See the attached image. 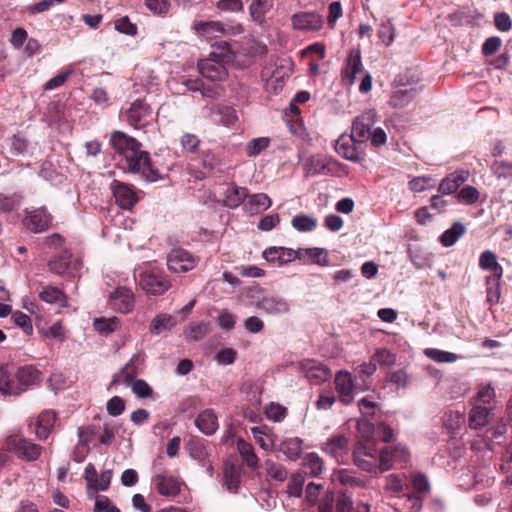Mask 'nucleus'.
I'll return each instance as SVG.
<instances>
[{
  "label": "nucleus",
  "instance_id": "18",
  "mask_svg": "<svg viewBox=\"0 0 512 512\" xmlns=\"http://www.w3.org/2000/svg\"><path fill=\"white\" fill-rule=\"evenodd\" d=\"M111 189L116 203L122 209H131L138 201L135 191L125 183L114 180L111 184Z\"/></svg>",
  "mask_w": 512,
  "mask_h": 512
},
{
  "label": "nucleus",
  "instance_id": "36",
  "mask_svg": "<svg viewBox=\"0 0 512 512\" xmlns=\"http://www.w3.org/2000/svg\"><path fill=\"white\" fill-rule=\"evenodd\" d=\"M491 410L479 405L474 406L469 413V426L472 429H481L489 422Z\"/></svg>",
  "mask_w": 512,
  "mask_h": 512
},
{
  "label": "nucleus",
  "instance_id": "40",
  "mask_svg": "<svg viewBox=\"0 0 512 512\" xmlns=\"http://www.w3.org/2000/svg\"><path fill=\"white\" fill-rule=\"evenodd\" d=\"M416 95V88L398 89L392 93L390 104L393 108H403L408 105Z\"/></svg>",
  "mask_w": 512,
  "mask_h": 512
},
{
  "label": "nucleus",
  "instance_id": "16",
  "mask_svg": "<svg viewBox=\"0 0 512 512\" xmlns=\"http://www.w3.org/2000/svg\"><path fill=\"white\" fill-rule=\"evenodd\" d=\"M479 267L482 270H489L493 274L486 277V284L490 285L492 282L496 284L498 289V280L503 276V267L497 261V255L491 250L483 251L479 256Z\"/></svg>",
  "mask_w": 512,
  "mask_h": 512
},
{
  "label": "nucleus",
  "instance_id": "49",
  "mask_svg": "<svg viewBox=\"0 0 512 512\" xmlns=\"http://www.w3.org/2000/svg\"><path fill=\"white\" fill-rule=\"evenodd\" d=\"M392 453L393 451L391 447H385L379 450L378 473L386 472L396 464Z\"/></svg>",
  "mask_w": 512,
  "mask_h": 512
},
{
  "label": "nucleus",
  "instance_id": "61",
  "mask_svg": "<svg viewBox=\"0 0 512 512\" xmlns=\"http://www.w3.org/2000/svg\"><path fill=\"white\" fill-rule=\"evenodd\" d=\"M128 385L131 386L132 392L139 398H147L152 395V389L144 380H132Z\"/></svg>",
  "mask_w": 512,
  "mask_h": 512
},
{
  "label": "nucleus",
  "instance_id": "33",
  "mask_svg": "<svg viewBox=\"0 0 512 512\" xmlns=\"http://www.w3.org/2000/svg\"><path fill=\"white\" fill-rule=\"evenodd\" d=\"M247 196L248 191L245 187L233 185L225 190L223 203L228 208H237Z\"/></svg>",
  "mask_w": 512,
  "mask_h": 512
},
{
  "label": "nucleus",
  "instance_id": "25",
  "mask_svg": "<svg viewBox=\"0 0 512 512\" xmlns=\"http://www.w3.org/2000/svg\"><path fill=\"white\" fill-rule=\"evenodd\" d=\"M14 371L17 384L20 385V393H22L26 387L35 385L40 381L41 373L32 365H14Z\"/></svg>",
  "mask_w": 512,
  "mask_h": 512
},
{
  "label": "nucleus",
  "instance_id": "13",
  "mask_svg": "<svg viewBox=\"0 0 512 512\" xmlns=\"http://www.w3.org/2000/svg\"><path fill=\"white\" fill-rule=\"evenodd\" d=\"M301 372L313 384H320L330 379L331 370L314 359H305L299 363Z\"/></svg>",
  "mask_w": 512,
  "mask_h": 512
},
{
  "label": "nucleus",
  "instance_id": "7",
  "mask_svg": "<svg viewBox=\"0 0 512 512\" xmlns=\"http://www.w3.org/2000/svg\"><path fill=\"white\" fill-rule=\"evenodd\" d=\"M198 264V258L187 250L172 249L167 256V267L171 272L184 273L194 269Z\"/></svg>",
  "mask_w": 512,
  "mask_h": 512
},
{
  "label": "nucleus",
  "instance_id": "28",
  "mask_svg": "<svg viewBox=\"0 0 512 512\" xmlns=\"http://www.w3.org/2000/svg\"><path fill=\"white\" fill-rule=\"evenodd\" d=\"M193 29L206 39H215L224 35V27L219 21L196 22Z\"/></svg>",
  "mask_w": 512,
  "mask_h": 512
},
{
  "label": "nucleus",
  "instance_id": "32",
  "mask_svg": "<svg viewBox=\"0 0 512 512\" xmlns=\"http://www.w3.org/2000/svg\"><path fill=\"white\" fill-rule=\"evenodd\" d=\"M56 422V414L47 410L42 412L36 421V434L40 439H46L50 434Z\"/></svg>",
  "mask_w": 512,
  "mask_h": 512
},
{
  "label": "nucleus",
  "instance_id": "45",
  "mask_svg": "<svg viewBox=\"0 0 512 512\" xmlns=\"http://www.w3.org/2000/svg\"><path fill=\"white\" fill-rule=\"evenodd\" d=\"M424 354L426 357L437 363H453L459 358L455 353L436 348H427L424 350Z\"/></svg>",
  "mask_w": 512,
  "mask_h": 512
},
{
  "label": "nucleus",
  "instance_id": "35",
  "mask_svg": "<svg viewBox=\"0 0 512 512\" xmlns=\"http://www.w3.org/2000/svg\"><path fill=\"white\" fill-rule=\"evenodd\" d=\"M296 252H301V254H299V256L296 257V259L298 260L304 261L307 258H309L312 260L313 263H316L321 266H327L329 264V260L323 248H299L296 250Z\"/></svg>",
  "mask_w": 512,
  "mask_h": 512
},
{
  "label": "nucleus",
  "instance_id": "8",
  "mask_svg": "<svg viewBox=\"0 0 512 512\" xmlns=\"http://www.w3.org/2000/svg\"><path fill=\"white\" fill-rule=\"evenodd\" d=\"M53 217L46 208L40 207L31 210H25V216L22 220L26 229L33 233H41L47 230L52 224Z\"/></svg>",
  "mask_w": 512,
  "mask_h": 512
},
{
  "label": "nucleus",
  "instance_id": "63",
  "mask_svg": "<svg viewBox=\"0 0 512 512\" xmlns=\"http://www.w3.org/2000/svg\"><path fill=\"white\" fill-rule=\"evenodd\" d=\"M372 359L375 362V364H379L382 366H391L396 361L395 355L384 348L378 349L372 356Z\"/></svg>",
  "mask_w": 512,
  "mask_h": 512
},
{
  "label": "nucleus",
  "instance_id": "62",
  "mask_svg": "<svg viewBox=\"0 0 512 512\" xmlns=\"http://www.w3.org/2000/svg\"><path fill=\"white\" fill-rule=\"evenodd\" d=\"M265 414L268 419L274 422H280L286 416V408L277 403H270L265 408Z\"/></svg>",
  "mask_w": 512,
  "mask_h": 512
},
{
  "label": "nucleus",
  "instance_id": "60",
  "mask_svg": "<svg viewBox=\"0 0 512 512\" xmlns=\"http://www.w3.org/2000/svg\"><path fill=\"white\" fill-rule=\"evenodd\" d=\"M492 170L498 179L512 178V163L505 161H496L492 165Z\"/></svg>",
  "mask_w": 512,
  "mask_h": 512
},
{
  "label": "nucleus",
  "instance_id": "26",
  "mask_svg": "<svg viewBox=\"0 0 512 512\" xmlns=\"http://www.w3.org/2000/svg\"><path fill=\"white\" fill-rule=\"evenodd\" d=\"M244 209L246 212L255 215L270 208L272 201L265 193H256L246 197Z\"/></svg>",
  "mask_w": 512,
  "mask_h": 512
},
{
  "label": "nucleus",
  "instance_id": "22",
  "mask_svg": "<svg viewBox=\"0 0 512 512\" xmlns=\"http://www.w3.org/2000/svg\"><path fill=\"white\" fill-rule=\"evenodd\" d=\"M323 450L337 462H344L349 453L348 439L343 435L334 436L325 442Z\"/></svg>",
  "mask_w": 512,
  "mask_h": 512
},
{
  "label": "nucleus",
  "instance_id": "1",
  "mask_svg": "<svg viewBox=\"0 0 512 512\" xmlns=\"http://www.w3.org/2000/svg\"><path fill=\"white\" fill-rule=\"evenodd\" d=\"M110 144L115 152L125 159L130 172L140 174L151 182L160 179V173L152 166L148 152L141 149V144L135 138L115 131L110 137Z\"/></svg>",
  "mask_w": 512,
  "mask_h": 512
},
{
  "label": "nucleus",
  "instance_id": "54",
  "mask_svg": "<svg viewBox=\"0 0 512 512\" xmlns=\"http://www.w3.org/2000/svg\"><path fill=\"white\" fill-rule=\"evenodd\" d=\"M219 121L226 127H232L238 121V115L234 108L229 106H222L217 111Z\"/></svg>",
  "mask_w": 512,
  "mask_h": 512
},
{
  "label": "nucleus",
  "instance_id": "64",
  "mask_svg": "<svg viewBox=\"0 0 512 512\" xmlns=\"http://www.w3.org/2000/svg\"><path fill=\"white\" fill-rule=\"evenodd\" d=\"M93 512H121L107 496H95Z\"/></svg>",
  "mask_w": 512,
  "mask_h": 512
},
{
  "label": "nucleus",
  "instance_id": "52",
  "mask_svg": "<svg viewBox=\"0 0 512 512\" xmlns=\"http://www.w3.org/2000/svg\"><path fill=\"white\" fill-rule=\"evenodd\" d=\"M377 35L384 45H391L395 38V28L393 24L389 20L383 21L380 24Z\"/></svg>",
  "mask_w": 512,
  "mask_h": 512
},
{
  "label": "nucleus",
  "instance_id": "30",
  "mask_svg": "<svg viewBox=\"0 0 512 512\" xmlns=\"http://www.w3.org/2000/svg\"><path fill=\"white\" fill-rule=\"evenodd\" d=\"M273 5L274 0H253L249 6L252 20L258 25H263L265 16L273 8Z\"/></svg>",
  "mask_w": 512,
  "mask_h": 512
},
{
  "label": "nucleus",
  "instance_id": "47",
  "mask_svg": "<svg viewBox=\"0 0 512 512\" xmlns=\"http://www.w3.org/2000/svg\"><path fill=\"white\" fill-rule=\"evenodd\" d=\"M270 142L271 139L269 137L254 138L245 145V153L248 157H256L269 147Z\"/></svg>",
  "mask_w": 512,
  "mask_h": 512
},
{
  "label": "nucleus",
  "instance_id": "21",
  "mask_svg": "<svg viewBox=\"0 0 512 512\" xmlns=\"http://www.w3.org/2000/svg\"><path fill=\"white\" fill-rule=\"evenodd\" d=\"M145 356L139 352L134 354L129 362L113 376L112 383H118L123 381L125 384H129L138 374L139 368L143 365Z\"/></svg>",
  "mask_w": 512,
  "mask_h": 512
},
{
  "label": "nucleus",
  "instance_id": "43",
  "mask_svg": "<svg viewBox=\"0 0 512 512\" xmlns=\"http://www.w3.org/2000/svg\"><path fill=\"white\" fill-rule=\"evenodd\" d=\"M292 226L299 232H310L317 227V219L306 214H298L293 217Z\"/></svg>",
  "mask_w": 512,
  "mask_h": 512
},
{
  "label": "nucleus",
  "instance_id": "53",
  "mask_svg": "<svg viewBox=\"0 0 512 512\" xmlns=\"http://www.w3.org/2000/svg\"><path fill=\"white\" fill-rule=\"evenodd\" d=\"M387 379L389 382L394 384L398 389L407 388L410 383L409 374L404 369H398L390 372L387 375Z\"/></svg>",
  "mask_w": 512,
  "mask_h": 512
},
{
  "label": "nucleus",
  "instance_id": "15",
  "mask_svg": "<svg viewBox=\"0 0 512 512\" xmlns=\"http://www.w3.org/2000/svg\"><path fill=\"white\" fill-rule=\"evenodd\" d=\"M109 304L114 310L120 313H130L134 308L135 297L130 289L124 286H118L110 293Z\"/></svg>",
  "mask_w": 512,
  "mask_h": 512
},
{
  "label": "nucleus",
  "instance_id": "55",
  "mask_svg": "<svg viewBox=\"0 0 512 512\" xmlns=\"http://www.w3.org/2000/svg\"><path fill=\"white\" fill-rule=\"evenodd\" d=\"M305 479L301 473L293 474L287 485V493L293 497H300L303 491Z\"/></svg>",
  "mask_w": 512,
  "mask_h": 512
},
{
  "label": "nucleus",
  "instance_id": "42",
  "mask_svg": "<svg viewBox=\"0 0 512 512\" xmlns=\"http://www.w3.org/2000/svg\"><path fill=\"white\" fill-rule=\"evenodd\" d=\"M332 481L349 487H359L363 484L362 481L355 476V472L348 469L334 471Z\"/></svg>",
  "mask_w": 512,
  "mask_h": 512
},
{
  "label": "nucleus",
  "instance_id": "48",
  "mask_svg": "<svg viewBox=\"0 0 512 512\" xmlns=\"http://www.w3.org/2000/svg\"><path fill=\"white\" fill-rule=\"evenodd\" d=\"M304 467L306 472L313 477H317L323 471V461L316 453H308L304 457Z\"/></svg>",
  "mask_w": 512,
  "mask_h": 512
},
{
  "label": "nucleus",
  "instance_id": "19",
  "mask_svg": "<svg viewBox=\"0 0 512 512\" xmlns=\"http://www.w3.org/2000/svg\"><path fill=\"white\" fill-rule=\"evenodd\" d=\"M0 393L4 396L20 394V385L17 384L13 364L0 365Z\"/></svg>",
  "mask_w": 512,
  "mask_h": 512
},
{
  "label": "nucleus",
  "instance_id": "29",
  "mask_svg": "<svg viewBox=\"0 0 512 512\" xmlns=\"http://www.w3.org/2000/svg\"><path fill=\"white\" fill-rule=\"evenodd\" d=\"M255 442L265 452H271L275 445V435L266 426H255L251 428Z\"/></svg>",
  "mask_w": 512,
  "mask_h": 512
},
{
  "label": "nucleus",
  "instance_id": "39",
  "mask_svg": "<svg viewBox=\"0 0 512 512\" xmlns=\"http://www.w3.org/2000/svg\"><path fill=\"white\" fill-rule=\"evenodd\" d=\"M209 326L206 321L191 322L184 329V335L189 341H199L207 335Z\"/></svg>",
  "mask_w": 512,
  "mask_h": 512
},
{
  "label": "nucleus",
  "instance_id": "14",
  "mask_svg": "<svg viewBox=\"0 0 512 512\" xmlns=\"http://www.w3.org/2000/svg\"><path fill=\"white\" fill-rule=\"evenodd\" d=\"M301 252L291 248L272 246L262 252V257L275 267H282L296 259Z\"/></svg>",
  "mask_w": 512,
  "mask_h": 512
},
{
  "label": "nucleus",
  "instance_id": "34",
  "mask_svg": "<svg viewBox=\"0 0 512 512\" xmlns=\"http://www.w3.org/2000/svg\"><path fill=\"white\" fill-rule=\"evenodd\" d=\"M241 471L234 464L226 463L223 471V485L230 492H236L240 485Z\"/></svg>",
  "mask_w": 512,
  "mask_h": 512
},
{
  "label": "nucleus",
  "instance_id": "17",
  "mask_svg": "<svg viewBox=\"0 0 512 512\" xmlns=\"http://www.w3.org/2000/svg\"><path fill=\"white\" fill-rule=\"evenodd\" d=\"M376 122V112L374 110L364 111L358 115L352 123V132L360 142H363L370 137L371 127Z\"/></svg>",
  "mask_w": 512,
  "mask_h": 512
},
{
  "label": "nucleus",
  "instance_id": "23",
  "mask_svg": "<svg viewBox=\"0 0 512 512\" xmlns=\"http://www.w3.org/2000/svg\"><path fill=\"white\" fill-rule=\"evenodd\" d=\"M334 382L340 401L345 405L351 403L355 388L351 373L346 370L339 371L335 376Z\"/></svg>",
  "mask_w": 512,
  "mask_h": 512
},
{
  "label": "nucleus",
  "instance_id": "11",
  "mask_svg": "<svg viewBox=\"0 0 512 512\" xmlns=\"http://www.w3.org/2000/svg\"><path fill=\"white\" fill-rule=\"evenodd\" d=\"M291 24L294 30L315 32L323 27L324 18L316 12H298L292 15Z\"/></svg>",
  "mask_w": 512,
  "mask_h": 512
},
{
  "label": "nucleus",
  "instance_id": "31",
  "mask_svg": "<svg viewBox=\"0 0 512 512\" xmlns=\"http://www.w3.org/2000/svg\"><path fill=\"white\" fill-rule=\"evenodd\" d=\"M279 450L290 460L300 458L303 450V440L298 437L285 438L279 446Z\"/></svg>",
  "mask_w": 512,
  "mask_h": 512
},
{
  "label": "nucleus",
  "instance_id": "41",
  "mask_svg": "<svg viewBox=\"0 0 512 512\" xmlns=\"http://www.w3.org/2000/svg\"><path fill=\"white\" fill-rule=\"evenodd\" d=\"M176 324L175 319L165 313H161L157 315L153 320L151 321L149 330L154 335H159L160 333L167 331L174 327Z\"/></svg>",
  "mask_w": 512,
  "mask_h": 512
},
{
  "label": "nucleus",
  "instance_id": "50",
  "mask_svg": "<svg viewBox=\"0 0 512 512\" xmlns=\"http://www.w3.org/2000/svg\"><path fill=\"white\" fill-rule=\"evenodd\" d=\"M112 479V471L104 470L100 474L99 477L96 478V483L93 484L91 488V494H88L90 497L99 496L97 493L99 491H106L109 488L110 482Z\"/></svg>",
  "mask_w": 512,
  "mask_h": 512
},
{
  "label": "nucleus",
  "instance_id": "4",
  "mask_svg": "<svg viewBox=\"0 0 512 512\" xmlns=\"http://www.w3.org/2000/svg\"><path fill=\"white\" fill-rule=\"evenodd\" d=\"M379 450L372 442L359 441L353 450L355 465L363 471L378 473Z\"/></svg>",
  "mask_w": 512,
  "mask_h": 512
},
{
  "label": "nucleus",
  "instance_id": "24",
  "mask_svg": "<svg viewBox=\"0 0 512 512\" xmlns=\"http://www.w3.org/2000/svg\"><path fill=\"white\" fill-rule=\"evenodd\" d=\"M157 492L166 497H173L180 493L182 482L173 476L157 474L152 479Z\"/></svg>",
  "mask_w": 512,
  "mask_h": 512
},
{
  "label": "nucleus",
  "instance_id": "58",
  "mask_svg": "<svg viewBox=\"0 0 512 512\" xmlns=\"http://www.w3.org/2000/svg\"><path fill=\"white\" fill-rule=\"evenodd\" d=\"M457 198L465 204H473L479 199V191L473 186H465L458 192Z\"/></svg>",
  "mask_w": 512,
  "mask_h": 512
},
{
  "label": "nucleus",
  "instance_id": "59",
  "mask_svg": "<svg viewBox=\"0 0 512 512\" xmlns=\"http://www.w3.org/2000/svg\"><path fill=\"white\" fill-rule=\"evenodd\" d=\"M180 143L182 146V149L187 153H197L200 145L199 138L191 133L184 134L181 139Z\"/></svg>",
  "mask_w": 512,
  "mask_h": 512
},
{
  "label": "nucleus",
  "instance_id": "44",
  "mask_svg": "<svg viewBox=\"0 0 512 512\" xmlns=\"http://www.w3.org/2000/svg\"><path fill=\"white\" fill-rule=\"evenodd\" d=\"M93 326L100 333H112L121 327V321L118 317H100L94 320Z\"/></svg>",
  "mask_w": 512,
  "mask_h": 512
},
{
  "label": "nucleus",
  "instance_id": "5",
  "mask_svg": "<svg viewBox=\"0 0 512 512\" xmlns=\"http://www.w3.org/2000/svg\"><path fill=\"white\" fill-rule=\"evenodd\" d=\"M6 447L8 450L13 451L19 458L27 461H35L40 455L41 446L27 440L20 434H10L6 438Z\"/></svg>",
  "mask_w": 512,
  "mask_h": 512
},
{
  "label": "nucleus",
  "instance_id": "6",
  "mask_svg": "<svg viewBox=\"0 0 512 512\" xmlns=\"http://www.w3.org/2000/svg\"><path fill=\"white\" fill-rule=\"evenodd\" d=\"M336 152L346 160L360 162L364 158L363 142L353 134H342L335 144Z\"/></svg>",
  "mask_w": 512,
  "mask_h": 512
},
{
  "label": "nucleus",
  "instance_id": "10",
  "mask_svg": "<svg viewBox=\"0 0 512 512\" xmlns=\"http://www.w3.org/2000/svg\"><path fill=\"white\" fill-rule=\"evenodd\" d=\"M338 163L323 155H312L303 164V169L306 177H313L317 175H331L334 173L335 167Z\"/></svg>",
  "mask_w": 512,
  "mask_h": 512
},
{
  "label": "nucleus",
  "instance_id": "3",
  "mask_svg": "<svg viewBox=\"0 0 512 512\" xmlns=\"http://www.w3.org/2000/svg\"><path fill=\"white\" fill-rule=\"evenodd\" d=\"M140 288L149 295H162L170 287L171 283L165 273L158 268H147L138 275Z\"/></svg>",
  "mask_w": 512,
  "mask_h": 512
},
{
  "label": "nucleus",
  "instance_id": "9",
  "mask_svg": "<svg viewBox=\"0 0 512 512\" xmlns=\"http://www.w3.org/2000/svg\"><path fill=\"white\" fill-rule=\"evenodd\" d=\"M153 110L142 100H135L126 110V120L135 129L145 127L152 119Z\"/></svg>",
  "mask_w": 512,
  "mask_h": 512
},
{
  "label": "nucleus",
  "instance_id": "20",
  "mask_svg": "<svg viewBox=\"0 0 512 512\" xmlns=\"http://www.w3.org/2000/svg\"><path fill=\"white\" fill-rule=\"evenodd\" d=\"M361 52L359 49H352L349 52L346 67L342 72V81L345 85L351 86L355 83L356 76L363 73Z\"/></svg>",
  "mask_w": 512,
  "mask_h": 512
},
{
  "label": "nucleus",
  "instance_id": "51",
  "mask_svg": "<svg viewBox=\"0 0 512 512\" xmlns=\"http://www.w3.org/2000/svg\"><path fill=\"white\" fill-rule=\"evenodd\" d=\"M265 470L271 478L277 481L286 480L288 475L286 469L281 464L271 459L265 461Z\"/></svg>",
  "mask_w": 512,
  "mask_h": 512
},
{
  "label": "nucleus",
  "instance_id": "2",
  "mask_svg": "<svg viewBox=\"0 0 512 512\" xmlns=\"http://www.w3.org/2000/svg\"><path fill=\"white\" fill-rule=\"evenodd\" d=\"M233 54L228 43L221 42L213 46L209 58L198 63L199 73L210 81H222L227 77L225 63L232 61Z\"/></svg>",
  "mask_w": 512,
  "mask_h": 512
},
{
  "label": "nucleus",
  "instance_id": "37",
  "mask_svg": "<svg viewBox=\"0 0 512 512\" xmlns=\"http://www.w3.org/2000/svg\"><path fill=\"white\" fill-rule=\"evenodd\" d=\"M39 297L41 300L49 304H55L61 308L68 306L65 294L56 287H44L42 291L39 293Z\"/></svg>",
  "mask_w": 512,
  "mask_h": 512
},
{
  "label": "nucleus",
  "instance_id": "57",
  "mask_svg": "<svg viewBox=\"0 0 512 512\" xmlns=\"http://www.w3.org/2000/svg\"><path fill=\"white\" fill-rule=\"evenodd\" d=\"M12 321L15 325L22 328L27 335H31L33 332V326L31 319L28 315L21 311H16L12 314Z\"/></svg>",
  "mask_w": 512,
  "mask_h": 512
},
{
  "label": "nucleus",
  "instance_id": "38",
  "mask_svg": "<svg viewBox=\"0 0 512 512\" xmlns=\"http://www.w3.org/2000/svg\"><path fill=\"white\" fill-rule=\"evenodd\" d=\"M237 450L242 457L243 461L246 463V465L251 469H256L259 466V459L257 455L254 452L253 446L243 440L242 438H239L237 440Z\"/></svg>",
  "mask_w": 512,
  "mask_h": 512
},
{
  "label": "nucleus",
  "instance_id": "27",
  "mask_svg": "<svg viewBox=\"0 0 512 512\" xmlns=\"http://www.w3.org/2000/svg\"><path fill=\"white\" fill-rule=\"evenodd\" d=\"M196 427L206 435H212L218 429V419L212 409L202 411L195 419Z\"/></svg>",
  "mask_w": 512,
  "mask_h": 512
},
{
  "label": "nucleus",
  "instance_id": "46",
  "mask_svg": "<svg viewBox=\"0 0 512 512\" xmlns=\"http://www.w3.org/2000/svg\"><path fill=\"white\" fill-rule=\"evenodd\" d=\"M465 233V227L461 223H454L441 235V243L445 247L452 246Z\"/></svg>",
  "mask_w": 512,
  "mask_h": 512
},
{
  "label": "nucleus",
  "instance_id": "12",
  "mask_svg": "<svg viewBox=\"0 0 512 512\" xmlns=\"http://www.w3.org/2000/svg\"><path fill=\"white\" fill-rule=\"evenodd\" d=\"M256 309L270 315H282L290 311V303L283 297L266 294L254 301Z\"/></svg>",
  "mask_w": 512,
  "mask_h": 512
},
{
  "label": "nucleus",
  "instance_id": "56",
  "mask_svg": "<svg viewBox=\"0 0 512 512\" xmlns=\"http://www.w3.org/2000/svg\"><path fill=\"white\" fill-rule=\"evenodd\" d=\"M202 165L208 171H221L223 166L222 159L220 156L212 151H208L203 155Z\"/></svg>",
  "mask_w": 512,
  "mask_h": 512
}]
</instances>
